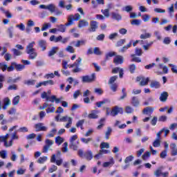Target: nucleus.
<instances>
[{
	"label": "nucleus",
	"instance_id": "f257e3e1",
	"mask_svg": "<svg viewBox=\"0 0 177 177\" xmlns=\"http://www.w3.org/2000/svg\"><path fill=\"white\" fill-rule=\"evenodd\" d=\"M8 139H9V133H7L6 136H0V143L3 142L5 147H12L13 146V140H17L19 139L17 132L12 133L9 141H8Z\"/></svg>",
	"mask_w": 177,
	"mask_h": 177
},
{
	"label": "nucleus",
	"instance_id": "f03ea898",
	"mask_svg": "<svg viewBox=\"0 0 177 177\" xmlns=\"http://www.w3.org/2000/svg\"><path fill=\"white\" fill-rule=\"evenodd\" d=\"M35 46V41H32L29 43L26 46V53L28 55V57L30 60H34L37 59V56H38V53L34 48Z\"/></svg>",
	"mask_w": 177,
	"mask_h": 177
},
{
	"label": "nucleus",
	"instance_id": "7ed1b4c3",
	"mask_svg": "<svg viewBox=\"0 0 177 177\" xmlns=\"http://www.w3.org/2000/svg\"><path fill=\"white\" fill-rule=\"evenodd\" d=\"M124 113V110L122 108H120L118 106H115L112 109L111 111H110V109H106V115H111L112 117H115L118 114H122Z\"/></svg>",
	"mask_w": 177,
	"mask_h": 177
},
{
	"label": "nucleus",
	"instance_id": "20e7f679",
	"mask_svg": "<svg viewBox=\"0 0 177 177\" xmlns=\"http://www.w3.org/2000/svg\"><path fill=\"white\" fill-rule=\"evenodd\" d=\"M81 19V15H80L78 13L73 15H71L68 17V22L65 24V26L66 27H70V26H73L74 24V21H78Z\"/></svg>",
	"mask_w": 177,
	"mask_h": 177
},
{
	"label": "nucleus",
	"instance_id": "39448f33",
	"mask_svg": "<svg viewBox=\"0 0 177 177\" xmlns=\"http://www.w3.org/2000/svg\"><path fill=\"white\" fill-rule=\"evenodd\" d=\"M82 62V59L81 57H79L73 64L70 65V68H74V67H76L75 69L73 70V73H80L81 71L80 65L81 64Z\"/></svg>",
	"mask_w": 177,
	"mask_h": 177
},
{
	"label": "nucleus",
	"instance_id": "423d86ee",
	"mask_svg": "<svg viewBox=\"0 0 177 177\" xmlns=\"http://www.w3.org/2000/svg\"><path fill=\"white\" fill-rule=\"evenodd\" d=\"M39 9H46L49 10L51 13H55L56 12V5L53 3H50L48 5L41 4L39 6Z\"/></svg>",
	"mask_w": 177,
	"mask_h": 177
},
{
	"label": "nucleus",
	"instance_id": "0eeeda50",
	"mask_svg": "<svg viewBox=\"0 0 177 177\" xmlns=\"http://www.w3.org/2000/svg\"><path fill=\"white\" fill-rule=\"evenodd\" d=\"M59 121L61 122H68L65 128H70L73 124V118L71 117H68V116H63L62 118H61L59 119Z\"/></svg>",
	"mask_w": 177,
	"mask_h": 177
},
{
	"label": "nucleus",
	"instance_id": "6e6552de",
	"mask_svg": "<svg viewBox=\"0 0 177 177\" xmlns=\"http://www.w3.org/2000/svg\"><path fill=\"white\" fill-rule=\"evenodd\" d=\"M136 81L138 82H140V85L141 86H145L149 84V81H150V79L149 77H145L143 76H138L136 78Z\"/></svg>",
	"mask_w": 177,
	"mask_h": 177
},
{
	"label": "nucleus",
	"instance_id": "1a4fd4ad",
	"mask_svg": "<svg viewBox=\"0 0 177 177\" xmlns=\"http://www.w3.org/2000/svg\"><path fill=\"white\" fill-rule=\"evenodd\" d=\"M96 80V74L92 73L91 76L86 75L82 77V82H93Z\"/></svg>",
	"mask_w": 177,
	"mask_h": 177
},
{
	"label": "nucleus",
	"instance_id": "9d476101",
	"mask_svg": "<svg viewBox=\"0 0 177 177\" xmlns=\"http://www.w3.org/2000/svg\"><path fill=\"white\" fill-rule=\"evenodd\" d=\"M98 28L99 23H97L96 21H91L90 22V28L88 29V31H90V32H95Z\"/></svg>",
	"mask_w": 177,
	"mask_h": 177
},
{
	"label": "nucleus",
	"instance_id": "9b49d317",
	"mask_svg": "<svg viewBox=\"0 0 177 177\" xmlns=\"http://www.w3.org/2000/svg\"><path fill=\"white\" fill-rule=\"evenodd\" d=\"M114 164H115V161L114 160V158L111 156L109 157L108 162H104L102 164L103 168H109L111 167Z\"/></svg>",
	"mask_w": 177,
	"mask_h": 177
},
{
	"label": "nucleus",
	"instance_id": "f8f14e48",
	"mask_svg": "<svg viewBox=\"0 0 177 177\" xmlns=\"http://www.w3.org/2000/svg\"><path fill=\"white\" fill-rule=\"evenodd\" d=\"M35 129L36 130V132L48 131V128L44 126V123H37L35 124Z\"/></svg>",
	"mask_w": 177,
	"mask_h": 177
},
{
	"label": "nucleus",
	"instance_id": "ddd939ff",
	"mask_svg": "<svg viewBox=\"0 0 177 177\" xmlns=\"http://www.w3.org/2000/svg\"><path fill=\"white\" fill-rule=\"evenodd\" d=\"M46 145L43 148V153H48L49 148L52 146L54 143L53 140L46 139L45 141Z\"/></svg>",
	"mask_w": 177,
	"mask_h": 177
},
{
	"label": "nucleus",
	"instance_id": "4468645a",
	"mask_svg": "<svg viewBox=\"0 0 177 177\" xmlns=\"http://www.w3.org/2000/svg\"><path fill=\"white\" fill-rule=\"evenodd\" d=\"M111 18L116 21H121L122 20V16L117 12H112L111 13Z\"/></svg>",
	"mask_w": 177,
	"mask_h": 177
},
{
	"label": "nucleus",
	"instance_id": "2eb2a0df",
	"mask_svg": "<svg viewBox=\"0 0 177 177\" xmlns=\"http://www.w3.org/2000/svg\"><path fill=\"white\" fill-rule=\"evenodd\" d=\"M50 162H55L56 165H58V167H60V165L63 164V159L59 158L58 160H56V155L53 154L50 158Z\"/></svg>",
	"mask_w": 177,
	"mask_h": 177
},
{
	"label": "nucleus",
	"instance_id": "dca6fc26",
	"mask_svg": "<svg viewBox=\"0 0 177 177\" xmlns=\"http://www.w3.org/2000/svg\"><path fill=\"white\" fill-rule=\"evenodd\" d=\"M153 111H154V109L153 107L147 106L143 109L142 113L143 114H145V115H149L150 117H151Z\"/></svg>",
	"mask_w": 177,
	"mask_h": 177
},
{
	"label": "nucleus",
	"instance_id": "f3484780",
	"mask_svg": "<svg viewBox=\"0 0 177 177\" xmlns=\"http://www.w3.org/2000/svg\"><path fill=\"white\" fill-rule=\"evenodd\" d=\"M113 63L116 65L122 64V63H124V57L121 55L115 56L113 59Z\"/></svg>",
	"mask_w": 177,
	"mask_h": 177
},
{
	"label": "nucleus",
	"instance_id": "a211bd4d",
	"mask_svg": "<svg viewBox=\"0 0 177 177\" xmlns=\"http://www.w3.org/2000/svg\"><path fill=\"white\" fill-rule=\"evenodd\" d=\"M85 44H86V40H78L77 41H72L71 45H74L75 48H80L81 45H85Z\"/></svg>",
	"mask_w": 177,
	"mask_h": 177
},
{
	"label": "nucleus",
	"instance_id": "6ab92c4d",
	"mask_svg": "<svg viewBox=\"0 0 177 177\" xmlns=\"http://www.w3.org/2000/svg\"><path fill=\"white\" fill-rule=\"evenodd\" d=\"M3 106H2L3 110H6L8 106H10V100L6 97L3 99Z\"/></svg>",
	"mask_w": 177,
	"mask_h": 177
},
{
	"label": "nucleus",
	"instance_id": "aec40b11",
	"mask_svg": "<svg viewBox=\"0 0 177 177\" xmlns=\"http://www.w3.org/2000/svg\"><path fill=\"white\" fill-rule=\"evenodd\" d=\"M12 66H15L17 71H21L26 68V66L20 64H17L16 62H12Z\"/></svg>",
	"mask_w": 177,
	"mask_h": 177
},
{
	"label": "nucleus",
	"instance_id": "412c9836",
	"mask_svg": "<svg viewBox=\"0 0 177 177\" xmlns=\"http://www.w3.org/2000/svg\"><path fill=\"white\" fill-rule=\"evenodd\" d=\"M88 26H89V22L85 19H82L79 21V28H82V27H88Z\"/></svg>",
	"mask_w": 177,
	"mask_h": 177
},
{
	"label": "nucleus",
	"instance_id": "4be33fe9",
	"mask_svg": "<svg viewBox=\"0 0 177 177\" xmlns=\"http://www.w3.org/2000/svg\"><path fill=\"white\" fill-rule=\"evenodd\" d=\"M38 44H39V48H41V50L43 51L46 50L47 44L46 40H39Z\"/></svg>",
	"mask_w": 177,
	"mask_h": 177
},
{
	"label": "nucleus",
	"instance_id": "5701e85b",
	"mask_svg": "<svg viewBox=\"0 0 177 177\" xmlns=\"http://www.w3.org/2000/svg\"><path fill=\"white\" fill-rule=\"evenodd\" d=\"M160 102H167V100L168 99V92L164 91L160 94V96L159 97Z\"/></svg>",
	"mask_w": 177,
	"mask_h": 177
},
{
	"label": "nucleus",
	"instance_id": "b1692460",
	"mask_svg": "<svg viewBox=\"0 0 177 177\" xmlns=\"http://www.w3.org/2000/svg\"><path fill=\"white\" fill-rule=\"evenodd\" d=\"M97 114H99V111H97L96 110H93L91 112L90 114H88V118L95 120V119L97 118Z\"/></svg>",
	"mask_w": 177,
	"mask_h": 177
},
{
	"label": "nucleus",
	"instance_id": "393cba45",
	"mask_svg": "<svg viewBox=\"0 0 177 177\" xmlns=\"http://www.w3.org/2000/svg\"><path fill=\"white\" fill-rule=\"evenodd\" d=\"M140 102L139 100L138 99V97H133L131 99V104H133V106L134 107H138V106H139L140 104Z\"/></svg>",
	"mask_w": 177,
	"mask_h": 177
},
{
	"label": "nucleus",
	"instance_id": "a878e982",
	"mask_svg": "<svg viewBox=\"0 0 177 177\" xmlns=\"http://www.w3.org/2000/svg\"><path fill=\"white\" fill-rule=\"evenodd\" d=\"M78 141H76L75 142H71L69 145L70 149H72L73 150L77 151L78 150Z\"/></svg>",
	"mask_w": 177,
	"mask_h": 177
},
{
	"label": "nucleus",
	"instance_id": "bb28decb",
	"mask_svg": "<svg viewBox=\"0 0 177 177\" xmlns=\"http://www.w3.org/2000/svg\"><path fill=\"white\" fill-rule=\"evenodd\" d=\"M150 86L151 88H155V89H158V88H160V82L153 80L151 82Z\"/></svg>",
	"mask_w": 177,
	"mask_h": 177
},
{
	"label": "nucleus",
	"instance_id": "cd10ccee",
	"mask_svg": "<svg viewBox=\"0 0 177 177\" xmlns=\"http://www.w3.org/2000/svg\"><path fill=\"white\" fill-rule=\"evenodd\" d=\"M84 157L86 158V160H88V161H91V160H92V158H93V155L92 154V151H87L85 153H84Z\"/></svg>",
	"mask_w": 177,
	"mask_h": 177
},
{
	"label": "nucleus",
	"instance_id": "c85d7f7f",
	"mask_svg": "<svg viewBox=\"0 0 177 177\" xmlns=\"http://www.w3.org/2000/svg\"><path fill=\"white\" fill-rule=\"evenodd\" d=\"M140 39H147L149 38H151V33L150 32H145L144 34H141L140 35Z\"/></svg>",
	"mask_w": 177,
	"mask_h": 177
},
{
	"label": "nucleus",
	"instance_id": "c756f323",
	"mask_svg": "<svg viewBox=\"0 0 177 177\" xmlns=\"http://www.w3.org/2000/svg\"><path fill=\"white\" fill-rule=\"evenodd\" d=\"M154 175L156 177H160L162 176V167H159L154 171Z\"/></svg>",
	"mask_w": 177,
	"mask_h": 177
},
{
	"label": "nucleus",
	"instance_id": "7c9ffc66",
	"mask_svg": "<svg viewBox=\"0 0 177 177\" xmlns=\"http://www.w3.org/2000/svg\"><path fill=\"white\" fill-rule=\"evenodd\" d=\"M59 50V47H53L52 49L48 52V56L50 57L55 55L56 52Z\"/></svg>",
	"mask_w": 177,
	"mask_h": 177
},
{
	"label": "nucleus",
	"instance_id": "2f4dec72",
	"mask_svg": "<svg viewBox=\"0 0 177 177\" xmlns=\"http://www.w3.org/2000/svg\"><path fill=\"white\" fill-rule=\"evenodd\" d=\"M57 27L59 32H66V27H67L66 25L59 24V25H57Z\"/></svg>",
	"mask_w": 177,
	"mask_h": 177
},
{
	"label": "nucleus",
	"instance_id": "473e14b6",
	"mask_svg": "<svg viewBox=\"0 0 177 177\" xmlns=\"http://www.w3.org/2000/svg\"><path fill=\"white\" fill-rule=\"evenodd\" d=\"M57 133V129H53L46 136L47 138H53Z\"/></svg>",
	"mask_w": 177,
	"mask_h": 177
},
{
	"label": "nucleus",
	"instance_id": "72a5a7b5",
	"mask_svg": "<svg viewBox=\"0 0 177 177\" xmlns=\"http://www.w3.org/2000/svg\"><path fill=\"white\" fill-rule=\"evenodd\" d=\"M122 10L129 13V12H132V10H133V7H132V6H126L122 8Z\"/></svg>",
	"mask_w": 177,
	"mask_h": 177
},
{
	"label": "nucleus",
	"instance_id": "f704fd0d",
	"mask_svg": "<svg viewBox=\"0 0 177 177\" xmlns=\"http://www.w3.org/2000/svg\"><path fill=\"white\" fill-rule=\"evenodd\" d=\"M63 142H64V138L60 136H57L55 138V143L56 145H57V146H60V145H62Z\"/></svg>",
	"mask_w": 177,
	"mask_h": 177
},
{
	"label": "nucleus",
	"instance_id": "c9c22d12",
	"mask_svg": "<svg viewBox=\"0 0 177 177\" xmlns=\"http://www.w3.org/2000/svg\"><path fill=\"white\" fill-rule=\"evenodd\" d=\"M55 106H53V104H50L48 105V109L46 110L47 114H49V113H55Z\"/></svg>",
	"mask_w": 177,
	"mask_h": 177
},
{
	"label": "nucleus",
	"instance_id": "e433bc0d",
	"mask_svg": "<svg viewBox=\"0 0 177 177\" xmlns=\"http://www.w3.org/2000/svg\"><path fill=\"white\" fill-rule=\"evenodd\" d=\"M132 42H133V41L131 40L130 42L127 45L124 46L121 50L120 52H125V50H127V49H129V48H131V46H132Z\"/></svg>",
	"mask_w": 177,
	"mask_h": 177
},
{
	"label": "nucleus",
	"instance_id": "4c0bfd02",
	"mask_svg": "<svg viewBox=\"0 0 177 177\" xmlns=\"http://www.w3.org/2000/svg\"><path fill=\"white\" fill-rule=\"evenodd\" d=\"M20 80V77H17L15 79H13L12 77H9L8 80H7L8 84H16L17 81Z\"/></svg>",
	"mask_w": 177,
	"mask_h": 177
},
{
	"label": "nucleus",
	"instance_id": "58836bf2",
	"mask_svg": "<svg viewBox=\"0 0 177 177\" xmlns=\"http://www.w3.org/2000/svg\"><path fill=\"white\" fill-rule=\"evenodd\" d=\"M47 160H48L47 156H42L38 159L37 162L39 164H44V162H46Z\"/></svg>",
	"mask_w": 177,
	"mask_h": 177
},
{
	"label": "nucleus",
	"instance_id": "ea45409f",
	"mask_svg": "<svg viewBox=\"0 0 177 177\" xmlns=\"http://www.w3.org/2000/svg\"><path fill=\"white\" fill-rule=\"evenodd\" d=\"M111 132H113V129L111 127H108L107 131L105 133V138L106 140H109V138H110V135H111Z\"/></svg>",
	"mask_w": 177,
	"mask_h": 177
},
{
	"label": "nucleus",
	"instance_id": "a19ab883",
	"mask_svg": "<svg viewBox=\"0 0 177 177\" xmlns=\"http://www.w3.org/2000/svg\"><path fill=\"white\" fill-rule=\"evenodd\" d=\"M19 102H20V96L17 95L12 100V104H14V106H16V105L19 104Z\"/></svg>",
	"mask_w": 177,
	"mask_h": 177
},
{
	"label": "nucleus",
	"instance_id": "79ce46f5",
	"mask_svg": "<svg viewBox=\"0 0 177 177\" xmlns=\"http://www.w3.org/2000/svg\"><path fill=\"white\" fill-rule=\"evenodd\" d=\"M140 23H142V21L140 19H133L131 21V24L132 26H140Z\"/></svg>",
	"mask_w": 177,
	"mask_h": 177
},
{
	"label": "nucleus",
	"instance_id": "37998d69",
	"mask_svg": "<svg viewBox=\"0 0 177 177\" xmlns=\"http://www.w3.org/2000/svg\"><path fill=\"white\" fill-rule=\"evenodd\" d=\"M106 120V119L104 118H102L99 124L100 125H98L97 127V129H102L103 128V127H104V121Z\"/></svg>",
	"mask_w": 177,
	"mask_h": 177
},
{
	"label": "nucleus",
	"instance_id": "c03bdc74",
	"mask_svg": "<svg viewBox=\"0 0 177 177\" xmlns=\"http://www.w3.org/2000/svg\"><path fill=\"white\" fill-rule=\"evenodd\" d=\"M65 50L66 52H68V53H74L75 52V49H74V47L71 46H68L66 48Z\"/></svg>",
	"mask_w": 177,
	"mask_h": 177
},
{
	"label": "nucleus",
	"instance_id": "a18cd8bd",
	"mask_svg": "<svg viewBox=\"0 0 177 177\" xmlns=\"http://www.w3.org/2000/svg\"><path fill=\"white\" fill-rule=\"evenodd\" d=\"M167 154H168V151L163 150L160 152V158L164 160V159L167 158Z\"/></svg>",
	"mask_w": 177,
	"mask_h": 177
},
{
	"label": "nucleus",
	"instance_id": "49530a36",
	"mask_svg": "<svg viewBox=\"0 0 177 177\" xmlns=\"http://www.w3.org/2000/svg\"><path fill=\"white\" fill-rule=\"evenodd\" d=\"M16 28H19L20 31H24L26 30V25L23 23H20L19 24L16 25Z\"/></svg>",
	"mask_w": 177,
	"mask_h": 177
},
{
	"label": "nucleus",
	"instance_id": "de8ad7c7",
	"mask_svg": "<svg viewBox=\"0 0 177 177\" xmlns=\"http://www.w3.org/2000/svg\"><path fill=\"white\" fill-rule=\"evenodd\" d=\"M101 12L105 17H110V10L106 8L105 10H102Z\"/></svg>",
	"mask_w": 177,
	"mask_h": 177
},
{
	"label": "nucleus",
	"instance_id": "09e8293b",
	"mask_svg": "<svg viewBox=\"0 0 177 177\" xmlns=\"http://www.w3.org/2000/svg\"><path fill=\"white\" fill-rule=\"evenodd\" d=\"M153 146L154 147H160V146H161V140H157L156 139L153 142Z\"/></svg>",
	"mask_w": 177,
	"mask_h": 177
},
{
	"label": "nucleus",
	"instance_id": "8fccbe9b",
	"mask_svg": "<svg viewBox=\"0 0 177 177\" xmlns=\"http://www.w3.org/2000/svg\"><path fill=\"white\" fill-rule=\"evenodd\" d=\"M52 25L50 23L44 24L41 28V31H46L48 28H50Z\"/></svg>",
	"mask_w": 177,
	"mask_h": 177
},
{
	"label": "nucleus",
	"instance_id": "3c124183",
	"mask_svg": "<svg viewBox=\"0 0 177 177\" xmlns=\"http://www.w3.org/2000/svg\"><path fill=\"white\" fill-rule=\"evenodd\" d=\"M8 68V65L5 62H1L0 63V70H2V71H6Z\"/></svg>",
	"mask_w": 177,
	"mask_h": 177
},
{
	"label": "nucleus",
	"instance_id": "603ef678",
	"mask_svg": "<svg viewBox=\"0 0 177 177\" xmlns=\"http://www.w3.org/2000/svg\"><path fill=\"white\" fill-rule=\"evenodd\" d=\"M0 157L1 158L5 159L8 157V151L6 150H2L0 151Z\"/></svg>",
	"mask_w": 177,
	"mask_h": 177
},
{
	"label": "nucleus",
	"instance_id": "864d4df0",
	"mask_svg": "<svg viewBox=\"0 0 177 177\" xmlns=\"http://www.w3.org/2000/svg\"><path fill=\"white\" fill-rule=\"evenodd\" d=\"M10 160L11 161H16V160H17V155H16L15 151H11Z\"/></svg>",
	"mask_w": 177,
	"mask_h": 177
},
{
	"label": "nucleus",
	"instance_id": "5fc2aeb1",
	"mask_svg": "<svg viewBox=\"0 0 177 177\" xmlns=\"http://www.w3.org/2000/svg\"><path fill=\"white\" fill-rule=\"evenodd\" d=\"M147 44L146 45H143L142 47H143V49L144 50H149L150 46H151V45H153V41H151L149 43H145Z\"/></svg>",
	"mask_w": 177,
	"mask_h": 177
},
{
	"label": "nucleus",
	"instance_id": "6e6d98bb",
	"mask_svg": "<svg viewBox=\"0 0 177 177\" xmlns=\"http://www.w3.org/2000/svg\"><path fill=\"white\" fill-rule=\"evenodd\" d=\"M109 100H104L102 101L96 102V106L97 107H102V106H103V104H105V103H108Z\"/></svg>",
	"mask_w": 177,
	"mask_h": 177
},
{
	"label": "nucleus",
	"instance_id": "4d7b16f0",
	"mask_svg": "<svg viewBox=\"0 0 177 177\" xmlns=\"http://www.w3.org/2000/svg\"><path fill=\"white\" fill-rule=\"evenodd\" d=\"M57 171V166L53 165L51 167L49 168L48 171L50 174H53V172Z\"/></svg>",
	"mask_w": 177,
	"mask_h": 177
},
{
	"label": "nucleus",
	"instance_id": "13d9d810",
	"mask_svg": "<svg viewBox=\"0 0 177 177\" xmlns=\"http://www.w3.org/2000/svg\"><path fill=\"white\" fill-rule=\"evenodd\" d=\"M12 52L13 53L14 56H21V52L16 48H12Z\"/></svg>",
	"mask_w": 177,
	"mask_h": 177
},
{
	"label": "nucleus",
	"instance_id": "bf43d9fd",
	"mask_svg": "<svg viewBox=\"0 0 177 177\" xmlns=\"http://www.w3.org/2000/svg\"><path fill=\"white\" fill-rule=\"evenodd\" d=\"M35 82L36 81L34 80H26L24 82V84H26V85H35Z\"/></svg>",
	"mask_w": 177,
	"mask_h": 177
},
{
	"label": "nucleus",
	"instance_id": "052dcab7",
	"mask_svg": "<svg viewBox=\"0 0 177 177\" xmlns=\"http://www.w3.org/2000/svg\"><path fill=\"white\" fill-rule=\"evenodd\" d=\"M126 39H122L120 40H119L117 44H116V46H122L124 43L126 42Z\"/></svg>",
	"mask_w": 177,
	"mask_h": 177
},
{
	"label": "nucleus",
	"instance_id": "680f3d73",
	"mask_svg": "<svg viewBox=\"0 0 177 177\" xmlns=\"http://www.w3.org/2000/svg\"><path fill=\"white\" fill-rule=\"evenodd\" d=\"M169 67H171L172 73H174V74H177V66L172 64H169Z\"/></svg>",
	"mask_w": 177,
	"mask_h": 177
},
{
	"label": "nucleus",
	"instance_id": "e2e57ef3",
	"mask_svg": "<svg viewBox=\"0 0 177 177\" xmlns=\"http://www.w3.org/2000/svg\"><path fill=\"white\" fill-rule=\"evenodd\" d=\"M125 111L127 113V114H131V113H133V108L127 106H126Z\"/></svg>",
	"mask_w": 177,
	"mask_h": 177
},
{
	"label": "nucleus",
	"instance_id": "0e129e2a",
	"mask_svg": "<svg viewBox=\"0 0 177 177\" xmlns=\"http://www.w3.org/2000/svg\"><path fill=\"white\" fill-rule=\"evenodd\" d=\"M92 140V138H81V141L82 142V143H85L86 145H88L89 143V142H91Z\"/></svg>",
	"mask_w": 177,
	"mask_h": 177
},
{
	"label": "nucleus",
	"instance_id": "69168bd1",
	"mask_svg": "<svg viewBox=\"0 0 177 177\" xmlns=\"http://www.w3.org/2000/svg\"><path fill=\"white\" fill-rule=\"evenodd\" d=\"M150 156H151V154H150V152H149V151H147V152H145L143 155H142V160H148V158L150 157Z\"/></svg>",
	"mask_w": 177,
	"mask_h": 177
},
{
	"label": "nucleus",
	"instance_id": "338daca9",
	"mask_svg": "<svg viewBox=\"0 0 177 177\" xmlns=\"http://www.w3.org/2000/svg\"><path fill=\"white\" fill-rule=\"evenodd\" d=\"M94 55H97V56H100L102 55V51H100V49L97 47H95L94 48Z\"/></svg>",
	"mask_w": 177,
	"mask_h": 177
},
{
	"label": "nucleus",
	"instance_id": "774afa93",
	"mask_svg": "<svg viewBox=\"0 0 177 177\" xmlns=\"http://www.w3.org/2000/svg\"><path fill=\"white\" fill-rule=\"evenodd\" d=\"M133 160V156H129L125 158L124 162L125 164H128V162H131V161H132Z\"/></svg>",
	"mask_w": 177,
	"mask_h": 177
}]
</instances>
